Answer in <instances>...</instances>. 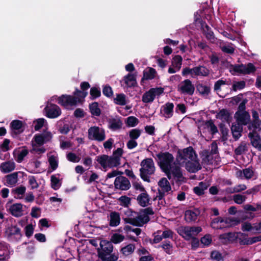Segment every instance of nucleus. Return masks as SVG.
Here are the masks:
<instances>
[{"label": "nucleus", "instance_id": "bf43d9fd", "mask_svg": "<svg viewBox=\"0 0 261 261\" xmlns=\"http://www.w3.org/2000/svg\"><path fill=\"white\" fill-rule=\"evenodd\" d=\"M29 184L33 189H37L39 187V185L36 180V178L34 176H29L28 177Z\"/></svg>", "mask_w": 261, "mask_h": 261}, {"label": "nucleus", "instance_id": "338daca9", "mask_svg": "<svg viewBox=\"0 0 261 261\" xmlns=\"http://www.w3.org/2000/svg\"><path fill=\"white\" fill-rule=\"evenodd\" d=\"M220 131L222 134V137L223 140H226L227 139V136L228 134V129L225 127L224 125H220Z\"/></svg>", "mask_w": 261, "mask_h": 261}, {"label": "nucleus", "instance_id": "8fccbe9b", "mask_svg": "<svg viewBox=\"0 0 261 261\" xmlns=\"http://www.w3.org/2000/svg\"><path fill=\"white\" fill-rule=\"evenodd\" d=\"M253 128V130H261V120H253L251 123L249 125V129L250 130ZM252 132H254L253 131Z\"/></svg>", "mask_w": 261, "mask_h": 261}, {"label": "nucleus", "instance_id": "bb28decb", "mask_svg": "<svg viewBox=\"0 0 261 261\" xmlns=\"http://www.w3.org/2000/svg\"><path fill=\"white\" fill-rule=\"evenodd\" d=\"M137 200L141 206L145 207L149 204L150 197L147 192H144L138 196Z\"/></svg>", "mask_w": 261, "mask_h": 261}, {"label": "nucleus", "instance_id": "7c9ffc66", "mask_svg": "<svg viewBox=\"0 0 261 261\" xmlns=\"http://www.w3.org/2000/svg\"><path fill=\"white\" fill-rule=\"evenodd\" d=\"M135 249V246L133 244H129L123 247L120 249V253L123 256L127 257L132 255Z\"/></svg>", "mask_w": 261, "mask_h": 261}, {"label": "nucleus", "instance_id": "c85d7f7f", "mask_svg": "<svg viewBox=\"0 0 261 261\" xmlns=\"http://www.w3.org/2000/svg\"><path fill=\"white\" fill-rule=\"evenodd\" d=\"M199 215V211L197 210L194 211H186L185 214V219L188 222H191L195 221L197 216Z\"/></svg>", "mask_w": 261, "mask_h": 261}, {"label": "nucleus", "instance_id": "37998d69", "mask_svg": "<svg viewBox=\"0 0 261 261\" xmlns=\"http://www.w3.org/2000/svg\"><path fill=\"white\" fill-rule=\"evenodd\" d=\"M114 102L116 104L124 106L126 103V96L124 94H118L114 98Z\"/></svg>", "mask_w": 261, "mask_h": 261}, {"label": "nucleus", "instance_id": "dca6fc26", "mask_svg": "<svg viewBox=\"0 0 261 261\" xmlns=\"http://www.w3.org/2000/svg\"><path fill=\"white\" fill-rule=\"evenodd\" d=\"M28 153V149L24 146L15 148L13 151L14 160L19 163H21L24 160V158Z\"/></svg>", "mask_w": 261, "mask_h": 261}, {"label": "nucleus", "instance_id": "5701e85b", "mask_svg": "<svg viewBox=\"0 0 261 261\" xmlns=\"http://www.w3.org/2000/svg\"><path fill=\"white\" fill-rule=\"evenodd\" d=\"M174 105L171 102H168L163 106L161 108V113L166 118L172 117L173 113Z\"/></svg>", "mask_w": 261, "mask_h": 261}, {"label": "nucleus", "instance_id": "f704fd0d", "mask_svg": "<svg viewBox=\"0 0 261 261\" xmlns=\"http://www.w3.org/2000/svg\"><path fill=\"white\" fill-rule=\"evenodd\" d=\"M123 80L125 85L129 87L134 86L136 83L135 75L132 73H128L125 75Z\"/></svg>", "mask_w": 261, "mask_h": 261}, {"label": "nucleus", "instance_id": "e433bc0d", "mask_svg": "<svg viewBox=\"0 0 261 261\" xmlns=\"http://www.w3.org/2000/svg\"><path fill=\"white\" fill-rule=\"evenodd\" d=\"M216 117L222 121L228 122L230 118L229 112L225 109H222L217 114Z\"/></svg>", "mask_w": 261, "mask_h": 261}, {"label": "nucleus", "instance_id": "c9c22d12", "mask_svg": "<svg viewBox=\"0 0 261 261\" xmlns=\"http://www.w3.org/2000/svg\"><path fill=\"white\" fill-rule=\"evenodd\" d=\"M243 239H241L240 241V243L243 245H250L254 243L259 242L261 241V235L258 236L254 237L252 238H243Z\"/></svg>", "mask_w": 261, "mask_h": 261}, {"label": "nucleus", "instance_id": "a18cd8bd", "mask_svg": "<svg viewBox=\"0 0 261 261\" xmlns=\"http://www.w3.org/2000/svg\"><path fill=\"white\" fill-rule=\"evenodd\" d=\"M43 136L42 135H36L32 141V144H35L39 146H42V145L45 143L44 140Z\"/></svg>", "mask_w": 261, "mask_h": 261}, {"label": "nucleus", "instance_id": "4d7b16f0", "mask_svg": "<svg viewBox=\"0 0 261 261\" xmlns=\"http://www.w3.org/2000/svg\"><path fill=\"white\" fill-rule=\"evenodd\" d=\"M201 243L204 246H207L210 245L212 242V236L210 234H206L201 239Z\"/></svg>", "mask_w": 261, "mask_h": 261}, {"label": "nucleus", "instance_id": "c03bdc74", "mask_svg": "<svg viewBox=\"0 0 261 261\" xmlns=\"http://www.w3.org/2000/svg\"><path fill=\"white\" fill-rule=\"evenodd\" d=\"M48 162L51 169L54 170L56 169L58 166V159L57 156L55 155H50L49 156Z\"/></svg>", "mask_w": 261, "mask_h": 261}, {"label": "nucleus", "instance_id": "a19ab883", "mask_svg": "<svg viewBox=\"0 0 261 261\" xmlns=\"http://www.w3.org/2000/svg\"><path fill=\"white\" fill-rule=\"evenodd\" d=\"M26 190V188L24 186H20L17 187L13 190V193L15 195V197L17 199H22L23 197Z\"/></svg>", "mask_w": 261, "mask_h": 261}, {"label": "nucleus", "instance_id": "6ab92c4d", "mask_svg": "<svg viewBox=\"0 0 261 261\" xmlns=\"http://www.w3.org/2000/svg\"><path fill=\"white\" fill-rule=\"evenodd\" d=\"M116 188L122 190H126L130 187L129 180L125 177L119 176L116 178L114 182Z\"/></svg>", "mask_w": 261, "mask_h": 261}, {"label": "nucleus", "instance_id": "423d86ee", "mask_svg": "<svg viewBox=\"0 0 261 261\" xmlns=\"http://www.w3.org/2000/svg\"><path fill=\"white\" fill-rule=\"evenodd\" d=\"M154 214L152 209L148 207L136 213L134 220L132 222V225L137 226H142L147 223L149 220V215H152Z\"/></svg>", "mask_w": 261, "mask_h": 261}, {"label": "nucleus", "instance_id": "4468645a", "mask_svg": "<svg viewBox=\"0 0 261 261\" xmlns=\"http://www.w3.org/2000/svg\"><path fill=\"white\" fill-rule=\"evenodd\" d=\"M46 116L50 118H55L59 116L61 114L60 108L56 105H53L49 102L45 108Z\"/></svg>", "mask_w": 261, "mask_h": 261}, {"label": "nucleus", "instance_id": "79ce46f5", "mask_svg": "<svg viewBox=\"0 0 261 261\" xmlns=\"http://www.w3.org/2000/svg\"><path fill=\"white\" fill-rule=\"evenodd\" d=\"M123 153V150L121 148H118L113 153V155L111 156L112 160L116 161V166L120 164V158Z\"/></svg>", "mask_w": 261, "mask_h": 261}, {"label": "nucleus", "instance_id": "cd10ccee", "mask_svg": "<svg viewBox=\"0 0 261 261\" xmlns=\"http://www.w3.org/2000/svg\"><path fill=\"white\" fill-rule=\"evenodd\" d=\"M227 222L221 218L214 219L211 223V226L214 229H222L227 227Z\"/></svg>", "mask_w": 261, "mask_h": 261}, {"label": "nucleus", "instance_id": "4c0bfd02", "mask_svg": "<svg viewBox=\"0 0 261 261\" xmlns=\"http://www.w3.org/2000/svg\"><path fill=\"white\" fill-rule=\"evenodd\" d=\"M12 129L16 133H20L23 131L22 123L21 121L15 120L11 123Z\"/></svg>", "mask_w": 261, "mask_h": 261}, {"label": "nucleus", "instance_id": "7ed1b4c3", "mask_svg": "<svg viewBox=\"0 0 261 261\" xmlns=\"http://www.w3.org/2000/svg\"><path fill=\"white\" fill-rule=\"evenodd\" d=\"M113 250V245L111 242L102 240L100 242V248L97 251L98 257L102 261H116L118 259V256L112 253Z\"/></svg>", "mask_w": 261, "mask_h": 261}, {"label": "nucleus", "instance_id": "aec40b11", "mask_svg": "<svg viewBox=\"0 0 261 261\" xmlns=\"http://www.w3.org/2000/svg\"><path fill=\"white\" fill-rule=\"evenodd\" d=\"M236 176L240 179H249L256 177L254 172L251 168H248L243 170H238L236 173Z\"/></svg>", "mask_w": 261, "mask_h": 261}, {"label": "nucleus", "instance_id": "680f3d73", "mask_svg": "<svg viewBox=\"0 0 261 261\" xmlns=\"http://www.w3.org/2000/svg\"><path fill=\"white\" fill-rule=\"evenodd\" d=\"M138 123L137 118L134 116H129L126 119V124L128 126L133 127L136 126Z\"/></svg>", "mask_w": 261, "mask_h": 261}, {"label": "nucleus", "instance_id": "473e14b6", "mask_svg": "<svg viewBox=\"0 0 261 261\" xmlns=\"http://www.w3.org/2000/svg\"><path fill=\"white\" fill-rule=\"evenodd\" d=\"M123 213L126 217L125 218H124V220L126 222L132 224V222L135 219L137 212L133 211L132 210L129 209L128 207H126V208L124 210Z\"/></svg>", "mask_w": 261, "mask_h": 261}, {"label": "nucleus", "instance_id": "f8f14e48", "mask_svg": "<svg viewBox=\"0 0 261 261\" xmlns=\"http://www.w3.org/2000/svg\"><path fill=\"white\" fill-rule=\"evenodd\" d=\"M6 235L8 239L12 241H18L21 237L20 228L15 225L9 226L6 229Z\"/></svg>", "mask_w": 261, "mask_h": 261}, {"label": "nucleus", "instance_id": "b1692460", "mask_svg": "<svg viewBox=\"0 0 261 261\" xmlns=\"http://www.w3.org/2000/svg\"><path fill=\"white\" fill-rule=\"evenodd\" d=\"M252 145L258 150L261 151V143L260 137L256 132H250L248 134Z\"/></svg>", "mask_w": 261, "mask_h": 261}, {"label": "nucleus", "instance_id": "1a4fd4ad", "mask_svg": "<svg viewBox=\"0 0 261 261\" xmlns=\"http://www.w3.org/2000/svg\"><path fill=\"white\" fill-rule=\"evenodd\" d=\"M89 139L102 142L106 139V133L103 128L98 126L90 127L88 130Z\"/></svg>", "mask_w": 261, "mask_h": 261}, {"label": "nucleus", "instance_id": "58836bf2", "mask_svg": "<svg viewBox=\"0 0 261 261\" xmlns=\"http://www.w3.org/2000/svg\"><path fill=\"white\" fill-rule=\"evenodd\" d=\"M242 128L239 124H233L231 126L232 136L235 140L238 139L241 136Z\"/></svg>", "mask_w": 261, "mask_h": 261}, {"label": "nucleus", "instance_id": "603ef678", "mask_svg": "<svg viewBox=\"0 0 261 261\" xmlns=\"http://www.w3.org/2000/svg\"><path fill=\"white\" fill-rule=\"evenodd\" d=\"M255 224L251 225L250 223L245 222L242 225L243 231H251L255 233Z\"/></svg>", "mask_w": 261, "mask_h": 261}, {"label": "nucleus", "instance_id": "f03ea898", "mask_svg": "<svg viewBox=\"0 0 261 261\" xmlns=\"http://www.w3.org/2000/svg\"><path fill=\"white\" fill-rule=\"evenodd\" d=\"M87 94V93L86 92H81V91L76 90L74 92V96L63 95L59 97L54 96L51 98L50 101H53L54 99H56L57 98L59 104L67 109H72L78 103L81 102L82 100L86 96Z\"/></svg>", "mask_w": 261, "mask_h": 261}, {"label": "nucleus", "instance_id": "c756f323", "mask_svg": "<svg viewBox=\"0 0 261 261\" xmlns=\"http://www.w3.org/2000/svg\"><path fill=\"white\" fill-rule=\"evenodd\" d=\"M110 225L115 227L118 226L120 222V217L118 213L116 212H111L109 216Z\"/></svg>", "mask_w": 261, "mask_h": 261}, {"label": "nucleus", "instance_id": "0e129e2a", "mask_svg": "<svg viewBox=\"0 0 261 261\" xmlns=\"http://www.w3.org/2000/svg\"><path fill=\"white\" fill-rule=\"evenodd\" d=\"M244 74H250L255 71V67L251 63L244 65Z\"/></svg>", "mask_w": 261, "mask_h": 261}, {"label": "nucleus", "instance_id": "3c124183", "mask_svg": "<svg viewBox=\"0 0 261 261\" xmlns=\"http://www.w3.org/2000/svg\"><path fill=\"white\" fill-rule=\"evenodd\" d=\"M90 110L93 115L99 116L100 114V110L98 108L97 102H93L90 105Z\"/></svg>", "mask_w": 261, "mask_h": 261}, {"label": "nucleus", "instance_id": "f3484780", "mask_svg": "<svg viewBox=\"0 0 261 261\" xmlns=\"http://www.w3.org/2000/svg\"><path fill=\"white\" fill-rule=\"evenodd\" d=\"M234 117L239 125H246L250 121V116L247 112L237 111Z\"/></svg>", "mask_w": 261, "mask_h": 261}, {"label": "nucleus", "instance_id": "e2e57ef3", "mask_svg": "<svg viewBox=\"0 0 261 261\" xmlns=\"http://www.w3.org/2000/svg\"><path fill=\"white\" fill-rule=\"evenodd\" d=\"M45 119L40 118L34 121V128L36 130L40 129L43 125L45 122Z\"/></svg>", "mask_w": 261, "mask_h": 261}, {"label": "nucleus", "instance_id": "2eb2a0df", "mask_svg": "<svg viewBox=\"0 0 261 261\" xmlns=\"http://www.w3.org/2000/svg\"><path fill=\"white\" fill-rule=\"evenodd\" d=\"M96 161L104 169H106L107 167H113L116 166V161L115 160H112L111 156H109L107 155H103L97 156Z\"/></svg>", "mask_w": 261, "mask_h": 261}, {"label": "nucleus", "instance_id": "a878e982", "mask_svg": "<svg viewBox=\"0 0 261 261\" xmlns=\"http://www.w3.org/2000/svg\"><path fill=\"white\" fill-rule=\"evenodd\" d=\"M210 71L203 66H196L193 68V77L197 76H206L209 74Z\"/></svg>", "mask_w": 261, "mask_h": 261}, {"label": "nucleus", "instance_id": "39448f33", "mask_svg": "<svg viewBox=\"0 0 261 261\" xmlns=\"http://www.w3.org/2000/svg\"><path fill=\"white\" fill-rule=\"evenodd\" d=\"M158 186V193L154 200L158 199L161 201V203L163 204L164 197L172 192V187L169 181L165 177H163L159 180Z\"/></svg>", "mask_w": 261, "mask_h": 261}, {"label": "nucleus", "instance_id": "774afa93", "mask_svg": "<svg viewBox=\"0 0 261 261\" xmlns=\"http://www.w3.org/2000/svg\"><path fill=\"white\" fill-rule=\"evenodd\" d=\"M245 86V83L244 81L234 83L232 85V89L234 91L243 89Z\"/></svg>", "mask_w": 261, "mask_h": 261}, {"label": "nucleus", "instance_id": "69168bd1", "mask_svg": "<svg viewBox=\"0 0 261 261\" xmlns=\"http://www.w3.org/2000/svg\"><path fill=\"white\" fill-rule=\"evenodd\" d=\"M119 200L121 204L124 205L126 207H127V206L130 203V198L125 196H121L119 198Z\"/></svg>", "mask_w": 261, "mask_h": 261}, {"label": "nucleus", "instance_id": "a211bd4d", "mask_svg": "<svg viewBox=\"0 0 261 261\" xmlns=\"http://www.w3.org/2000/svg\"><path fill=\"white\" fill-rule=\"evenodd\" d=\"M186 169L190 172L195 173L201 169V166L197 159V156L196 159L192 160H188L186 163L184 164Z\"/></svg>", "mask_w": 261, "mask_h": 261}, {"label": "nucleus", "instance_id": "13d9d810", "mask_svg": "<svg viewBox=\"0 0 261 261\" xmlns=\"http://www.w3.org/2000/svg\"><path fill=\"white\" fill-rule=\"evenodd\" d=\"M205 125L212 134H216L218 132V129L216 125L212 121H208L205 122Z\"/></svg>", "mask_w": 261, "mask_h": 261}, {"label": "nucleus", "instance_id": "9b49d317", "mask_svg": "<svg viewBox=\"0 0 261 261\" xmlns=\"http://www.w3.org/2000/svg\"><path fill=\"white\" fill-rule=\"evenodd\" d=\"M163 92L164 90L162 88H151L143 94L142 101L145 103L152 102L156 96L160 95Z\"/></svg>", "mask_w": 261, "mask_h": 261}, {"label": "nucleus", "instance_id": "864d4df0", "mask_svg": "<svg viewBox=\"0 0 261 261\" xmlns=\"http://www.w3.org/2000/svg\"><path fill=\"white\" fill-rule=\"evenodd\" d=\"M141 130L139 129H133L129 132V136L130 139L135 140L141 135Z\"/></svg>", "mask_w": 261, "mask_h": 261}, {"label": "nucleus", "instance_id": "2f4dec72", "mask_svg": "<svg viewBox=\"0 0 261 261\" xmlns=\"http://www.w3.org/2000/svg\"><path fill=\"white\" fill-rule=\"evenodd\" d=\"M157 75L156 71L151 67L146 68L143 71V79L149 80L154 79Z\"/></svg>", "mask_w": 261, "mask_h": 261}, {"label": "nucleus", "instance_id": "ddd939ff", "mask_svg": "<svg viewBox=\"0 0 261 261\" xmlns=\"http://www.w3.org/2000/svg\"><path fill=\"white\" fill-rule=\"evenodd\" d=\"M245 234L242 232L233 233L229 232L224 234H221L219 236V239L224 244H227L229 243H232L237 238H239L241 240V238H244Z\"/></svg>", "mask_w": 261, "mask_h": 261}, {"label": "nucleus", "instance_id": "20e7f679", "mask_svg": "<svg viewBox=\"0 0 261 261\" xmlns=\"http://www.w3.org/2000/svg\"><path fill=\"white\" fill-rule=\"evenodd\" d=\"M141 168L140 169L141 178L145 181L149 182V176L154 174L155 167L153 160L151 158H147L142 160L141 162Z\"/></svg>", "mask_w": 261, "mask_h": 261}, {"label": "nucleus", "instance_id": "5fc2aeb1", "mask_svg": "<svg viewBox=\"0 0 261 261\" xmlns=\"http://www.w3.org/2000/svg\"><path fill=\"white\" fill-rule=\"evenodd\" d=\"M246 199V196L241 194H236L233 196V200H234V202L238 204L243 203L245 201Z\"/></svg>", "mask_w": 261, "mask_h": 261}, {"label": "nucleus", "instance_id": "393cba45", "mask_svg": "<svg viewBox=\"0 0 261 261\" xmlns=\"http://www.w3.org/2000/svg\"><path fill=\"white\" fill-rule=\"evenodd\" d=\"M9 210L11 214L17 217L21 216L23 215V205L20 203H15L12 205Z\"/></svg>", "mask_w": 261, "mask_h": 261}, {"label": "nucleus", "instance_id": "412c9836", "mask_svg": "<svg viewBox=\"0 0 261 261\" xmlns=\"http://www.w3.org/2000/svg\"><path fill=\"white\" fill-rule=\"evenodd\" d=\"M15 167V163L12 160H10L1 164L0 170L2 173H8L13 171Z\"/></svg>", "mask_w": 261, "mask_h": 261}, {"label": "nucleus", "instance_id": "de8ad7c7", "mask_svg": "<svg viewBox=\"0 0 261 261\" xmlns=\"http://www.w3.org/2000/svg\"><path fill=\"white\" fill-rule=\"evenodd\" d=\"M51 187L55 190L58 189L61 185L59 178L56 175L51 176Z\"/></svg>", "mask_w": 261, "mask_h": 261}, {"label": "nucleus", "instance_id": "6e6552de", "mask_svg": "<svg viewBox=\"0 0 261 261\" xmlns=\"http://www.w3.org/2000/svg\"><path fill=\"white\" fill-rule=\"evenodd\" d=\"M201 231L202 228L199 226H181L178 229V233L186 240L195 237Z\"/></svg>", "mask_w": 261, "mask_h": 261}, {"label": "nucleus", "instance_id": "9d476101", "mask_svg": "<svg viewBox=\"0 0 261 261\" xmlns=\"http://www.w3.org/2000/svg\"><path fill=\"white\" fill-rule=\"evenodd\" d=\"M177 89L181 94L192 95L195 91V87L190 80L187 79L178 84Z\"/></svg>", "mask_w": 261, "mask_h": 261}, {"label": "nucleus", "instance_id": "6e6d98bb", "mask_svg": "<svg viewBox=\"0 0 261 261\" xmlns=\"http://www.w3.org/2000/svg\"><path fill=\"white\" fill-rule=\"evenodd\" d=\"M161 247L167 253L171 254L172 253V246L170 242H164L161 245Z\"/></svg>", "mask_w": 261, "mask_h": 261}, {"label": "nucleus", "instance_id": "09e8293b", "mask_svg": "<svg viewBox=\"0 0 261 261\" xmlns=\"http://www.w3.org/2000/svg\"><path fill=\"white\" fill-rule=\"evenodd\" d=\"M198 92L203 95H207L210 91V88L206 85L199 84L197 86Z\"/></svg>", "mask_w": 261, "mask_h": 261}, {"label": "nucleus", "instance_id": "f257e3e1", "mask_svg": "<svg viewBox=\"0 0 261 261\" xmlns=\"http://www.w3.org/2000/svg\"><path fill=\"white\" fill-rule=\"evenodd\" d=\"M158 165L161 170L170 179L172 175L179 180L182 178V173L178 167L175 165L174 157L169 152H161L156 154Z\"/></svg>", "mask_w": 261, "mask_h": 261}, {"label": "nucleus", "instance_id": "052dcab7", "mask_svg": "<svg viewBox=\"0 0 261 261\" xmlns=\"http://www.w3.org/2000/svg\"><path fill=\"white\" fill-rule=\"evenodd\" d=\"M211 257L212 259L216 261H223L222 254L217 251H213L211 252Z\"/></svg>", "mask_w": 261, "mask_h": 261}, {"label": "nucleus", "instance_id": "4be33fe9", "mask_svg": "<svg viewBox=\"0 0 261 261\" xmlns=\"http://www.w3.org/2000/svg\"><path fill=\"white\" fill-rule=\"evenodd\" d=\"M18 172H16L5 176V185L10 187H13L17 184L18 179Z\"/></svg>", "mask_w": 261, "mask_h": 261}, {"label": "nucleus", "instance_id": "49530a36", "mask_svg": "<svg viewBox=\"0 0 261 261\" xmlns=\"http://www.w3.org/2000/svg\"><path fill=\"white\" fill-rule=\"evenodd\" d=\"M124 236L121 234L114 233L111 237L110 242L114 244H118L122 242L124 240Z\"/></svg>", "mask_w": 261, "mask_h": 261}, {"label": "nucleus", "instance_id": "72a5a7b5", "mask_svg": "<svg viewBox=\"0 0 261 261\" xmlns=\"http://www.w3.org/2000/svg\"><path fill=\"white\" fill-rule=\"evenodd\" d=\"M122 123L119 118L111 119L109 121V127L113 130L120 129L122 126Z\"/></svg>", "mask_w": 261, "mask_h": 261}, {"label": "nucleus", "instance_id": "ea45409f", "mask_svg": "<svg viewBox=\"0 0 261 261\" xmlns=\"http://www.w3.org/2000/svg\"><path fill=\"white\" fill-rule=\"evenodd\" d=\"M182 58L179 55L175 56L172 59V65L177 71H179L181 67Z\"/></svg>", "mask_w": 261, "mask_h": 261}, {"label": "nucleus", "instance_id": "0eeeda50", "mask_svg": "<svg viewBox=\"0 0 261 261\" xmlns=\"http://www.w3.org/2000/svg\"><path fill=\"white\" fill-rule=\"evenodd\" d=\"M196 156L197 155L193 148L189 147L182 150H179L177 152L176 160L180 165L184 166L188 160H193L196 158Z\"/></svg>", "mask_w": 261, "mask_h": 261}]
</instances>
